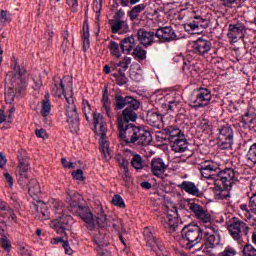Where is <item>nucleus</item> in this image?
Instances as JSON below:
<instances>
[{
    "label": "nucleus",
    "mask_w": 256,
    "mask_h": 256,
    "mask_svg": "<svg viewBox=\"0 0 256 256\" xmlns=\"http://www.w3.org/2000/svg\"><path fill=\"white\" fill-rule=\"evenodd\" d=\"M211 91L207 88H198L194 91L193 95L190 97V105L193 109H201L207 107L211 102Z\"/></svg>",
    "instance_id": "6"
},
{
    "label": "nucleus",
    "mask_w": 256,
    "mask_h": 256,
    "mask_svg": "<svg viewBox=\"0 0 256 256\" xmlns=\"http://www.w3.org/2000/svg\"><path fill=\"white\" fill-rule=\"evenodd\" d=\"M94 129L99 125V131L95 130L96 135L100 136V148L105 159H111V150L109 149V141H107V124L103 121V116L99 113H94Z\"/></svg>",
    "instance_id": "5"
},
{
    "label": "nucleus",
    "mask_w": 256,
    "mask_h": 256,
    "mask_svg": "<svg viewBox=\"0 0 256 256\" xmlns=\"http://www.w3.org/2000/svg\"><path fill=\"white\" fill-rule=\"evenodd\" d=\"M94 225H98L101 229H105L107 227V216L103 212V210H100V213L97 214L95 217L93 216Z\"/></svg>",
    "instance_id": "34"
},
{
    "label": "nucleus",
    "mask_w": 256,
    "mask_h": 256,
    "mask_svg": "<svg viewBox=\"0 0 256 256\" xmlns=\"http://www.w3.org/2000/svg\"><path fill=\"white\" fill-rule=\"evenodd\" d=\"M182 71L185 75H191V61L187 60L183 62Z\"/></svg>",
    "instance_id": "53"
},
{
    "label": "nucleus",
    "mask_w": 256,
    "mask_h": 256,
    "mask_svg": "<svg viewBox=\"0 0 256 256\" xmlns=\"http://www.w3.org/2000/svg\"><path fill=\"white\" fill-rule=\"evenodd\" d=\"M133 55H135L140 61L147 59V51L142 49L141 46H136L133 51Z\"/></svg>",
    "instance_id": "43"
},
{
    "label": "nucleus",
    "mask_w": 256,
    "mask_h": 256,
    "mask_svg": "<svg viewBox=\"0 0 256 256\" xmlns=\"http://www.w3.org/2000/svg\"><path fill=\"white\" fill-rule=\"evenodd\" d=\"M123 17H125V11H123L122 9L118 10L116 12V14L114 15L115 21H121V19H123Z\"/></svg>",
    "instance_id": "60"
},
{
    "label": "nucleus",
    "mask_w": 256,
    "mask_h": 256,
    "mask_svg": "<svg viewBox=\"0 0 256 256\" xmlns=\"http://www.w3.org/2000/svg\"><path fill=\"white\" fill-rule=\"evenodd\" d=\"M243 31H245V25L243 23L230 24L227 37L232 43H237V40L243 37Z\"/></svg>",
    "instance_id": "21"
},
{
    "label": "nucleus",
    "mask_w": 256,
    "mask_h": 256,
    "mask_svg": "<svg viewBox=\"0 0 256 256\" xmlns=\"http://www.w3.org/2000/svg\"><path fill=\"white\" fill-rule=\"evenodd\" d=\"M240 122L243 123V125H247L248 127H252V129H255V127H256V110L255 111L249 110L248 112H246V114L244 116H242Z\"/></svg>",
    "instance_id": "29"
},
{
    "label": "nucleus",
    "mask_w": 256,
    "mask_h": 256,
    "mask_svg": "<svg viewBox=\"0 0 256 256\" xmlns=\"http://www.w3.org/2000/svg\"><path fill=\"white\" fill-rule=\"evenodd\" d=\"M102 103H103V107L111 105V103L109 102V90L107 87H105V89L103 91Z\"/></svg>",
    "instance_id": "50"
},
{
    "label": "nucleus",
    "mask_w": 256,
    "mask_h": 256,
    "mask_svg": "<svg viewBox=\"0 0 256 256\" xmlns=\"http://www.w3.org/2000/svg\"><path fill=\"white\" fill-rule=\"evenodd\" d=\"M29 167V158L23 155L18 156V166L16 168L17 181L20 187L28 191L29 195L33 197L41 193V186H39V181L35 178L29 181Z\"/></svg>",
    "instance_id": "3"
},
{
    "label": "nucleus",
    "mask_w": 256,
    "mask_h": 256,
    "mask_svg": "<svg viewBox=\"0 0 256 256\" xmlns=\"http://www.w3.org/2000/svg\"><path fill=\"white\" fill-rule=\"evenodd\" d=\"M188 208L192 213H194L196 219L201 221L202 223H210L211 222V214L207 211L203 206L189 200Z\"/></svg>",
    "instance_id": "14"
},
{
    "label": "nucleus",
    "mask_w": 256,
    "mask_h": 256,
    "mask_svg": "<svg viewBox=\"0 0 256 256\" xmlns=\"http://www.w3.org/2000/svg\"><path fill=\"white\" fill-rule=\"evenodd\" d=\"M179 189L188 193V195H194L195 197H203V192L197 188L195 183L191 181H183L180 185H178Z\"/></svg>",
    "instance_id": "26"
},
{
    "label": "nucleus",
    "mask_w": 256,
    "mask_h": 256,
    "mask_svg": "<svg viewBox=\"0 0 256 256\" xmlns=\"http://www.w3.org/2000/svg\"><path fill=\"white\" fill-rule=\"evenodd\" d=\"M170 143H171L172 151H174L175 153H185V151H187V147H189V144L187 143V139L183 134L181 135L180 138Z\"/></svg>",
    "instance_id": "27"
},
{
    "label": "nucleus",
    "mask_w": 256,
    "mask_h": 256,
    "mask_svg": "<svg viewBox=\"0 0 256 256\" xmlns=\"http://www.w3.org/2000/svg\"><path fill=\"white\" fill-rule=\"evenodd\" d=\"M42 117H47L51 113V101L49 100V93H46L42 100V109L40 111Z\"/></svg>",
    "instance_id": "35"
},
{
    "label": "nucleus",
    "mask_w": 256,
    "mask_h": 256,
    "mask_svg": "<svg viewBox=\"0 0 256 256\" xmlns=\"http://www.w3.org/2000/svg\"><path fill=\"white\" fill-rule=\"evenodd\" d=\"M164 135H166V139L172 143L173 141H176L177 139L181 138V131L179 128H175L173 126H169L166 129L163 130Z\"/></svg>",
    "instance_id": "30"
},
{
    "label": "nucleus",
    "mask_w": 256,
    "mask_h": 256,
    "mask_svg": "<svg viewBox=\"0 0 256 256\" xmlns=\"http://www.w3.org/2000/svg\"><path fill=\"white\" fill-rule=\"evenodd\" d=\"M122 179H124V181H126V182L131 181V174L129 173V169L124 170Z\"/></svg>",
    "instance_id": "63"
},
{
    "label": "nucleus",
    "mask_w": 256,
    "mask_h": 256,
    "mask_svg": "<svg viewBox=\"0 0 256 256\" xmlns=\"http://www.w3.org/2000/svg\"><path fill=\"white\" fill-rule=\"evenodd\" d=\"M135 103L136 107L130 104L122 111V116H118L122 118L123 125H133V123L137 121L138 115L135 111L141 107V102H139V100H135Z\"/></svg>",
    "instance_id": "13"
},
{
    "label": "nucleus",
    "mask_w": 256,
    "mask_h": 256,
    "mask_svg": "<svg viewBox=\"0 0 256 256\" xmlns=\"http://www.w3.org/2000/svg\"><path fill=\"white\" fill-rule=\"evenodd\" d=\"M137 36L138 41L141 43V45L147 47V45H153L155 39V32L147 31L145 30V28H140L137 31Z\"/></svg>",
    "instance_id": "23"
},
{
    "label": "nucleus",
    "mask_w": 256,
    "mask_h": 256,
    "mask_svg": "<svg viewBox=\"0 0 256 256\" xmlns=\"http://www.w3.org/2000/svg\"><path fill=\"white\" fill-rule=\"evenodd\" d=\"M110 53L115 57H121V52L119 51V44L115 41H111L109 45Z\"/></svg>",
    "instance_id": "46"
},
{
    "label": "nucleus",
    "mask_w": 256,
    "mask_h": 256,
    "mask_svg": "<svg viewBox=\"0 0 256 256\" xmlns=\"http://www.w3.org/2000/svg\"><path fill=\"white\" fill-rule=\"evenodd\" d=\"M112 75L113 77H115L117 85H120V87L123 85H127L128 79L127 76H125V72H123V70L118 69V73Z\"/></svg>",
    "instance_id": "40"
},
{
    "label": "nucleus",
    "mask_w": 256,
    "mask_h": 256,
    "mask_svg": "<svg viewBox=\"0 0 256 256\" xmlns=\"http://www.w3.org/2000/svg\"><path fill=\"white\" fill-rule=\"evenodd\" d=\"M199 171L204 179H214L216 181L219 173V164L212 160H207L200 165Z\"/></svg>",
    "instance_id": "11"
},
{
    "label": "nucleus",
    "mask_w": 256,
    "mask_h": 256,
    "mask_svg": "<svg viewBox=\"0 0 256 256\" xmlns=\"http://www.w3.org/2000/svg\"><path fill=\"white\" fill-rule=\"evenodd\" d=\"M37 217L40 221H47L49 219V211L47 210V204L41 202L35 205Z\"/></svg>",
    "instance_id": "31"
},
{
    "label": "nucleus",
    "mask_w": 256,
    "mask_h": 256,
    "mask_svg": "<svg viewBox=\"0 0 256 256\" xmlns=\"http://www.w3.org/2000/svg\"><path fill=\"white\" fill-rule=\"evenodd\" d=\"M155 37H157L161 43H171V41H177V34L171 26L158 28L156 30Z\"/></svg>",
    "instance_id": "16"
},
{
    "label": "nucleus",
    "mask_w": 256,
    "mask_h": 256,
    "mask_svg": "<svg viewBox=\"0 0 256 256\" xmlns=\"http://www.w3.org/2000/svg\"><path fill=\"white\" fill-rule=\"evenodd\" d=\"M224 187V185H215V199H228V197H230L229 189L231 188Z\"/></svg>",
    "instance_id": "32"
},
{
    "label": "nucleus",
    "mask_w": 256,
    "mask_h": 256,
    "mask_svg": "<svg viewBox=\"0 0 256 256\" xmlns=\"http://www.w3.org/2000/svg\"><path fill=\"white\" fill-rule=\"evenodd\" d=\"M133 47H135V36L133 35L124 38L120 43V49H122V53H126L127 55L133 51Z\"/></svg>",
    "instance_id": "28"
},
{
    "label": "nucleus",
    "mask_w": 256,
    "mask_h": 256,
    "mask_svg": "<svg viewBox=\"0 0 256 256\" xmlns=\"http://www.w3.org/2000/svg\"><path fill=\"white\" fill-rule=\"evenodd\" d=\"M151 171L155 177H161L167 171V165L161 158H153L151 161Z\"/></svg>",
    "instance_id": "25"
},
{
    "label": "nucleus",
    "mask_w": 256,
    "mask_h": 256,
    "mask_svg": "<svg viewBox=\"0 0 256 256\" xmlns=\"http://www.w3.org/2000/svg\"><path fill=\"white\" fill-rule=\"evenodd\" d=\"M144 235L146 239V245L151 249V251H154L157 256L167 255L165 252V246L161 245V243H157V238H155L149 228H145Z\"/></svg>",
    "instance_id": "12"
},
{
    "label": "nucleus",
    "mask_w": 256,
    "mask_h": 256,
    "mask_svg": "<svg viewBox=\"0 0 256 256\" xmlns=\"http://www.w3.org/2000/svg\"><path fill=\"white\" fill-rule=\"evenodd\" d=\"M223 7H233L234 3H237V0H219Z\"/></svg>",
    "instance_id": "59"
},
{
    "label": "nucleus",
    "mask_w": 256,
    "mask_h": 256,
    "mask_svg": "<svg viewBox=\"0 0 256 256\" xmlns=\"http://www.w3.org/2000/svg\"><path fill=\"white\" fill-rule=\"evenodd\" d=\"M131 165L136 171L143 169V158L139 154H133Z\"/></svg>",
    "instance_id": "38"
},
{
    "label": "nucleus",
    "mask_w": 256,
    "mask_h": 256,
    "mask_svg": "<svg viewBox=\"0 0 256 256\" xmlns=\"http://www.w3.org/2000/svg\"><path fill=\"white\" fill-rule=\"evenodd\" d=\"M251 213H256V193L250 197V205H249Z\"/></svg>",
    "instance_id": "55"
},
{
    "label": "nucleus",
    "mask_w": 256,
    "mask_h": 256,
    "mask_svg": "<svg viewBox=\"0 0 256 256\" xmlns=\"http://www.w3.org/2000/svg\"><path fill=\"white\" fill-rule=\"evenodd\" d=\"M237 255V251L235 248L227 247L225 250L221 253H219L217 256H235Z\"/></svg>",
    "instance_id": "49"
},
{
    "label": "nucleus",
    "mask_w": 256,
    "mask_h": 256,
    "mask_svg": "<svg viewBox=\"0 0 256 256\" xmlns=\"http://www.w3.org/2000/svg\"><path fill=\"white\" fill-rule=\"evenodd\" d=\"M67 5H69L73 13H77V7H79V0H66Z\"/></svg>",
    "instance_id": "52"
},
{
    "label": "nucleus",
    "mask_w": 256,
    "mask_h": 256,
    "mask_svg": "<svg viewBox=\"0 0 256 256\" xmlns=\"http://www.w3.org/2000/svg\"><path fill=\"white\" fill-rule=\"evenodd\" d=\"M14 69L16 73L9 72L7 75H13L14 79H18V86L16 87V95H23L25 90L27 89V81L23 79V75H25V69H21L19 65L15 64Z\"/></svg>",
    "instance_id": "18"
},
{
    "label": "nucleus",
    "mask_w": 256,
    "mask_h": 256,
    "mask_svg": "<svg viewBox=\"0 0 256 256\" xmlns=\"http://www.w3.org/2000/svg\"><path fill=\"white\" fill-rule=\"evenodd\" d=\"M98 251V256H113L111 255V252H109L108 250H97Z\"/></svg>",
    "instance_id": "64"
},
{
    "label": "nucleus",
    "mask_w": 256,
    "mask_h": 256,
    "mask_svg": "<svg viewBox=\"0 0 256 256\" xmlns=\"http://www.w3.org/2000/svg\"><path fill=\"white\" fill-rule=\"evenodd\" d=\"M146 122L151 127H155L156 129H161V125H163V114L157 111L150 110L146 115Z\"/></svg>",
    "instance_id": "22"
},
{
    "label": "nucleus",
    "mask_w": 256,
    "mask_h": 256,
    "mask_svg": "<svg viewBox=\"0 0 256 256\" xmlns=\"http://www.w3.org/2000/svg\"><path fill=\"white\" fill-rule=\"evenodd\" d=\"M42 86H43V81H41V78L34 80V86H33L34 91H39Z\"/></svg>",
    "instance_id": "61"
},
{
    "label": "nucleus",
    "mask_w": 256,
    "mask_h": 256,
    "mask_svg": "<svg viewBox=\"0 0 256 256\" xmlns=\"http://www.w3.org/2000/svg\"><path fill=\"white\" fill-rule=\"evenodd\" d=\"M112 203L115 205V207H119L120 209H125V201L123 200V197L119 194H115L112 198Z\"/></svg>",
    "instance_id": "44"
},
{
    "label": "nucleus",
    "mask_w": 256,
    "mask_h": 256,
    "mask_svg": "<svg viewBox=\"0 0 256 256\" xmlns=\"http://www.w3.org/2000/svg\"><path fill=\"white\" fill-rule=\"evenodd\" d=\"M52 93H54L55 97H59L60 99L63 97V94L65 93V85H63V80H60V84H54Z\"/></svg>",
    "instance_id": "41"
},
{
    "label": "nucleus",
    "mask_w": 256,
    "mask_h": 256,
    "mask_svg": "<svg viewBox=\"0 0 256 256\" xmlns=\"http://www.w3.org/2000/svg\"><path fill=\"white\" fill-rule=\"evenodd\" d=\"M228 231L234 241H239L243 235L249 234V226L243 220H233L228 226Z\"/></svg>",
    "instance_id": "9"
},
{
    "label": "nucleus",
    "mask_w": 256,
    "mask_h": 256,
    "mask_svg": "<svg viewBox=\"0 0 256 256\" xmlns=\"http://www.w3.org/2000/svg\"><path fill=\"white\" fill-rule=\"evenodd\" d=\"M89 37H90L89 24H87V22H85L84 25H83V35H82L83 49L85 51H87V49H89V45H90Z\"/></svg>",
    "instance_id": "36"
},
{
    "label": "nucleus",
    "mask_w": 256,
    "mask_h": 256,
    "mask_svg": "<svg viewBox=\"0 0 256 256\" xmlns=\"http://www.w3.org/2000/svg\"><path fill=\"white\" fill-rule=\"evenodd\" d=\"M243 256H256V249L251 244H246L242 250Z\"/></svg>",
    "instance_id": "45"
},
{
    "label": "nucleus",
    "mask_w": 256,
    "mask_h": 256,
    "mask_svg": "<svg viewBox=\"0 0 256 256\" xmlns=\"http://www.w3.org/2000/svg\"><path fill=\"white\" fill-rule=\"evenodd\" d=\"M108 24L111 27V32L112 33H119L121 31V27L125 24V21L122 20H109Z\"/></svg>",
    "instance_id": "39"
},
{
    "label": "nucleus",
    "mask_w": 256,
    "mask_h": 256,
    "mask_svg": "<svg viewBox=\"0 0 256 256\" xmlns=\"http://www.w3.org/2000/svg\"><path fill=\"white\" fill-rule=\"evenodd\" d=\"M0 21L1 23H9L11 21V14L5 10H1Z\"/></svg>",
    "instance_id": "51"
},
{
    "label": "nucleus",
    "mask_w": 256,
    "mask_h": 256,
    "mask_svg": "<svg viewBox=\"0 0 256 256\" xmlns=\"http://www.w3.org/2000/svg\"><path fill=\"white\" fill-rule=\"evenodd\" d=\"M235 183V170L233 168H226L221 170L219 168V172L216 176V181H214V185H224V189H231Z\"/></svg>",
    "instance_id": "8"
},
{
    "label": "nucleus",
    "mask_w": 256,
    "mask_h": 256,
    "mask_svg": "<svg viewBox=\"0 0 256 256\" xmlns=\"http://www.w3.org/2000/svg\"><path fill=\"white\" fill-rule=\"evenodd\" d=\"M72 176L77 180V181H84L85 178L83 177V170L78 169L75 172L72 173Z\"/></svg>",
    "instance_id": "57"
},
{
    "label": "nucleus",
    "mask_w": 256,
    "mask_h": 256,
    "mask_svg": "<svg viewBox=\"0 0 256 256\" xmlns=\"http://www.w3.org/2000/svg\"><path fill=\"white\" fill-rule=\"evenodd\" d=\"M246 159L250 165H256V143L250 146V149L246 154Z\"/></svg>",
    "instance_id": "37"
},
{
    "label": "nucleus",
    "mask_w": 256,
    "mask_h": 256,
    "mask_svg": "<svg viewBox=\"0 0 256 256\" xmlns=\"http://www.w3.org/2000/svg\"><path fill=\"white\" fill-rule=\"evenodd\" d=\"M131 63V58H126L125 60L119 62L118 64L114 65V69L119 71L121 69L122 73H125L129 69V64Z\"/></svg>",
    "instance_id": "42"
},
{
    "label": "nucleus",
    "mask_w": 256,
    "mask_h": 256,
    "mask_svg": "<svg viewBox=\"0 0 256 256\" xmlns=\"http://www.w3.org/2000/svg\"><path fill=\"white\" fill-rule=\"evenodd\" d=\"M211 47H213L211 41L202 38H198L193 44L194 52L198 55H205V53L210 52Z\"/></svg>",
    "instance_id": "24"
},
{
    "label": "nucleus",
    "mask_w": 256,
    "mask_h": 256,
    "mask_svg": "<svg viewBox=\"0 0 256 256\" xmlns=\"http://www.w3.org/2000/svg\"><path fill=\"white\" fill-rule=\"evenodd\" d=\"M218 146L223 150L233 147V129L230 126H222L219 129Z\"/></svg>",
    "instance_id": "10"
},
{
    "label": "nucleus",
    "mask_w": 256,
    "mask_h": 256,
    "mask_svg": "<svg viewBox=\"0 0 256 256\" xmlns=\"http://www.w3.org/2000/svg\"><path fill=\"white\" fill-rule=\"evenodd\" d=\"M4 215H9L8 216V220L9 221H15L17 219V215H15V212H13V209L10 208V210H8L7 213H5Z\"/></svg>",
    "instance_id": "62"
},
{
    "label": "nucleus",
    "mask_w": 256,
    "mask_h": 256,
    "mask_svg": "<svg viewBox=\"0 0 256 256\" xmlns=\"http://www.w3.org/2000/svg\"><path fill=\"white\" fill-rule=\"evenodd\" d=\"M161 223L165 229H172L175 231L179 227V214L177 213V207L167 212L166 218H162Z\"/></svg>",
    "instance_id": "19"
},
{
    "label": "nucleus",
    "mask_w": 256,
    "mask_h": 256,
    "mask_svg": "<svg viewBox=\"0 0 256 256\" xmlns=\"http://www.w3.org/2000/svg\"><path fill=\"white\" fill-rule=\"evenodd\" d=\"M83 196L81 194L74 192L70 195V211L80 217L84 223H86L87 229L90 231L93 243L98 247H107L109 245V235L105 233L104 228H97L95 221L93 220V213L89 207L81 204Z\"/></svg>",
    "instance_id": "1"
},
{
    "label": "nucleus",
    "mask_w": 256,
    "mask_h": 256,
    "mask_svg": "<svg viewBox=\"0 0 256 256\" xmlns=\"http://www.w3.org/2000/svg\"><path fill=\"white\" fill-rule=\"evenodd\" d=\"M11 207H9V204L4 201H0V215H5L8 211H10Z\"/></svg>",
    "instance_id": "54"
},
{
    "label": "nucleus",
    "mask_w": 256,
    "mask_h": 256,
    "mask_svg": "<svg viewBox=\"0 0 256 256\" xmlns=\"http://www.w3.org/2000/svg\"><path fill=\"white\" fill-rule=\"evenodd\" d=\"M147 5L145 4H138L134 6L129 12L128 16L130 17L131 21H137L139 19V13H143Z\"/></svg>",
    "instance_id": "33"
},
{
    "label": "nucleus",
    "mask_w": 256,
    "mask_h": 256,
    "mask_svg": "<svg viewBox=\"0 0 256 256\" xmlns=\"http://www.w3.org/2000/svg\"><path fill=\"white\" fill-rule=\"evenodd\" d=\"M62 247L64 248V251L66 255H73V249H71V246H69V241H64V244H62Z\"/></svg>",
    "instance_id": "58"
},
{
    "label": "nucleus",
    "mask_w": 256,
    "mask_h": 256,
    "mask_svg": "<svg viewBox=\"0 0 256 256\" xmlns=\"http://www.w3.org/2000/svg\"><path fill=\"white\" fill-rule=\"evenodd\" d=\"M66 116L67 123H69L72 133H77L79 131V114L77 113V106H75V102L73 98H66Z\"/></svg>",
    "instance_id": "7"
},
{
    "label": "nucleus",
    "mask_w": 256,
    "mask_h": 256,
    "mask_svg": "<svg viewBox=\"0 0 256 256\" xmlns=\"http://www.w3.org/2000/svg\"><path fill=\"white\" fill-rule=\"evenodd\" d=\"M35 133H36V137H39L40 139L49 138V135H47V131H45V129H36Z\"/></svg>",
    "instance_id": "56"
},
{
    "label": "nucleus",
    "mask_w": 256,
    "mask_h": 256,
    "mask_svg": "<svg viewBox=\"0 0 256 256\" xmlns=\"http://www.w3.org/2000/svg\"><path fill=\"white\" fill-rule=\"evenodd\" d=\"M118 137L125 145L147 146L153 141L151 132L137 127L135 124H123V118L118 117Z\"/></svg>",
    "instance_id": "2"
},
{
    "label": "nucleus",
    "mask_w": 256,
    "mask_h": 256,
    "mask_svg": "<svg viewBox=\"0 0 256 256\" xmlns=\"http://www.w3.org/2000/svg\"><path fill=\"white\" fill-rule=\"evenodd\" d=\"M210 231L203 232L204 243L201 246L202 251L209 253V249H214L215 245H219V239H217V229L210 227Z\"/></svg>",
    "instance_id": "15"
},
{
    "label": "nucleus",
    "mask_w": 256,
    "mask_h": 256,
    "mask_svg": "<svg viewBox=\"0 0 256 256\" xmlns=\"http://www.w3.org/2000/svg\"><path fill=\"white\" fill-rule=\"evenodd\" d=\"M195 19L198 27H201L202 29H207V27H209V20L203 19L201 16H196Z\"/></svg>",
    "instance_id": "48"
},
{
    "label": "nucleus",
    "mask_w": 256,
    "mask_h": 256,
    "mask_svg": "<svg viewBox=\"0 0 256 256\" xmlns=\"http://www.w3.org/2000/svg\"><path fill=\"white\" fill-rule=\"evenodd\" d=\"M203 241V229L199 225L189 224L182 229V239L180 245L184 249H193Z\"/></svg>",
    "instance_id": "4"
},
{
    "label": "nucleus",
    "mask_w": 256,
    "mask_h": 256,
    "mask_svg": "<svg viewBox=\"0 0 256 256\" xmlns=\"http://www.w3.org/2000/svg\"><path fill=\"white\" fill-rule=\"evenodd\" d=\"M73 218L69 215H62L59 218L53 220L50 223V227L52 229H55L56 233L59 235H67V227H69V221H71Z\"/></svg>",
    "instance_id": "17"
},
{
    "label": "nucleus",
    "mask_w": 256,
    "mask_h": 256,
    "mask_svg": "<svg viewBox=\"0 0 256 256\" xmlns=\"http://www.w3.org/2000/svg\"><path fill=\"white\" fill-rule=\"evenodd\" d=\"M137 99L133 98L132 96H125L121 94H116L114 96V109L115 111H121V109H125V107H129L130 105L132 107H136V102Z\"/></svg>",
    "instance_id": "20"
},
{
    "label": "nucleus",
    "mask_w": 256,
    "mask_h": 256,
    "mask_svg": "<svg viewBox=\"0 0 256 256\" xmlns=\"http://www.w3.org/2000/svg\"><path fill=\"white\" fill-rule=\"evenodd\" d=\"M0 241L2 243L3 249L6 250L7 253H9V251H11V241H9V239L5 235H2Z\"/></svg>",
    "instance_id": "47"
}]
</instances>
